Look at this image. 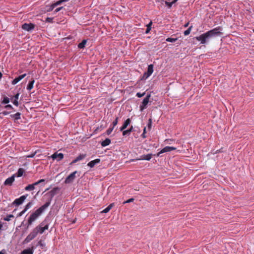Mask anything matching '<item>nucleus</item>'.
I'll use <instances>...</instances> for the list:
<instances>
[{"mask_svg": "<svg viewBox=\"0 0 254 254\" xmlns=\"http://www.w3.org/2000/svg\"><path fill=\"white\" fill-rule=\"evenodd\" d=\"M39 181V183L40 184L42 183H44L45 182V180L44 179H41L40 180L38 181Z\"/></svg>", "mask_w": 254, "mask_h": 254, "instance_id": "nucleus-53", "label": "nucleus"}, {"mask_svg": "<svg viewBox=\"0 0 254 254\" xmlns=\"http://www.w3.org/2000/svg\"><path fill=\"white\" fill-rule=\"evenodd\" d=\"M86 154H81L76 158V160H77V161L78 162V161L84 159L86 157Z\"/></svg>", "mask_w": 254, "mask_h": 254, "instance_id": "nucleus-30", "label": "nucleus"}, {"mask_svg": "<svg viewBox=\"0 0 254 254\" xmlns=\"http://www.w3.org/2000/svg\"><path fill=\"white\" fill-rule=\"evenodd\" d=\"M87 41V40H85V39H84L83 40H82V41L81 43H80L78 44V46H77L78 48L79 49H83L85 46Z\"/></svg>", "mask_w": 254, "mask_h": 254, "instance_id": "nucleus-24", "label": "nucleus"}, {"mask_svg": "<svg viewBox=\"0 0 254 254\" xmlns=\"http://www.w3.org/2000/svg\"><path fill=\"white\" fill-rule=\"evenodd\" d=\"M150 96V94H148L145 97V98L143 100V101L139 106L140 110L141 111H142L143 110H144L147 107V104L149 103Z\"/></svg>", "mask_w": 254, "mask_h": 254, "instance_id": "nucleus-5", "label": "nucleus"}, {"mask_svg": "<svg viewBox=\"0 0 254 254\" xmlns=\"http://www.w3.org/2000/svg\"><path fill=\"white\" fill-rule=\"evenodd\" d=\"M34 248L32 247L31 248H28L23 250L20 254H33Z\"/></svg>", "mask_w": 254, "mask_h": 254, "instance_id": "nucleus-15", "label": "nucleus"}, {"mask_svg": "<svg viewBox=\"0 0 254 254\" xmlns=\"http://www.w3.org/2000/svg\"><path fill=\"white\" fill-rule=\"evenodd\" d=\"M151 24L152 22L151 21L149 24L147 25V28L146 29L145 33L147 34L150 32L151 29Z\"/></svg>", "mask_w": 254, "mask_h": 254, "instance_id": "nucleus-32", "label": "nucleus"}, {"mask_svg": "<svg viewBox=\"0 0 254 254\" xmlns=\"http://www.w3.org/2000/svg\"><path fill=\"white\" fill-rule=\"evenodd\" d=\"M0 254H4V253L2 252V251H0Z\"/></svg>", "mask_w": 254, "mask_h": 254, "instance_id": "nucleus-60", "label": "nucleus"}, {"mask_svg": "<svg viewBox=\"0 0 254 254\" xmlns=\"http://www.w3.org/2000/svg\"><path fill=\"white\" fill-rule=\"evenodd\" d=\"M2 76V73L0 72V78H1Z\"/></svg>", "mask_w": 254, "mask_h": 254, "instance_id": "nucleus-61", "label": "nucleus"}, {"mask_svg": "<svg viewBox=\"0 0 254 254\" xmlns=\"http://www.w3.org/2000/svg\"><path fill=\"white\" fill-rule=\"evenodd\" d=\"M23 173H24V170L22 168H19L16 174L15 175V176L16 175V176L17 177H20L23 175Z\"/></svg>", "mask_w": 254, "mask_h": 254, "instance_id": "nucleus-28", "label": "nucleus"}, {"mask_svg": "<svg viewBox=\"0 0 254 254\" xmlns=\"http://www.w3.org/2000/svg\"><path fill=\"white\" fill-rule=\"evenodd\" d=\"M189 22H188V23H187L186 24H185L184 27H188L189 26Z\"/></svg>", "mask_w": 254, "mask_h": 254, "instance_id": "nucleus-56", "label": "nucleus"}, {"mask_svg": "<svg viewBox=\"0 0 254 254\" xmlns=\"http://www.w3.org/2000/svg\"><path fill=\"white\" fill-rule=\"evenodd\" d=\"M133 127L131 126L129 129L127 130H123V135L124 136H125L126 135H129L130 133L133 131Z\"/></svg>", "mask_w": 254, "mask_h": 254, "instance_id": "nucleus-21", "label": "nucleus"}, {"mask_svg": "<svg viewBox=\"0 0 254 254\" xmlns=\"http://www.w3.org/2000/svg\"><path fill=\"white\" fill-rule=\"evenodd\" d=\"M2 114L4 115V116H6V115H7L9 114V112H7V111H4L3 112H2Z\"/></svg>", "mask_w": 254, "mask_h": 254, "instance_id": "nucleus-50", "label": "nucleus"}, {"mask_svg": "<svg viewBox=\"0 0 254 254\" xmlns=\"http://www.w3.org/2000/svg\"><path fill=\"white\" fill-rule=\"evenodd\" d=\"M15 175L14 174L10 177L8 178L5 180L4 182V185L5 186H11L14 181Z\"/></svg>", "mask_w": 254, "mask_h": 254, "instance_id": "nucleus-13", "label": "nucleus"}, {"mask_svg": "<svg viewBox=\"0 0 254 254\" xmlns=\"http://www.w3.org/2000/svg\"><path fill=\"white\" fill-rule=\"evenodd\" d=\"M46 7H47V11L48 12H50V11H52L54 9V8L56 6H55V4L54 3L51 5H47Z\"/></svg>", "mask_w": 254, "mask_h": 254, "instance_id": "nucleus-29", "label": "nucleus"}, {"mask_svg": "<svg viewBox=\"0 0 254 254\" xmlns=\"http://www.w3.org/2000/svg\"><path fill=\"white\" fill-rule=\"evenodd\" d=\"M64 8V7L63 6H61L60 7H58L57 8H56L55 10H54V13H56L59 11H60V10H61L62 9H63Z\"/></svg>", "mask_w": 254, "mask_h": 254, "instance_id": "nucleus-44", "label": "nucleus"}, {"mask_svg": "<svg viewBox=\"0 0 254 254\" xmlns=\"http://www.w3.org/2000/svg\"><path fill=\"white\" fill-rule=\"evenodd\" d=\"M19 93H17L16 95H15V96H14V99H13V100L12 101V103L13 104L16 106H18V98H19Z\"/></svg>", "mask_w": 254, "mask_h": 254, "instance_id": "nucleus-19", "label": "nucleus"}, {"mask_svg": "<svg viewBox=\"0 0 254 254\" xmlns=\"http://www.w3.org/2000/svg\"><path fill=\"white\" fill-rule=\"evenodd\" d=\"M26 75V73L23 74L22 75H20L18 76V77L15 78L12 81L11 84L12 85H15L19 81H20L21 80H22L23 78H24Z\"/></svg>", "mask_w": 254, "mask_h": 254, "instance_id": "nucleus-14", "label": "nucleus"}, {"mask_svg": "<svg viewBox=\"0 0 254 254\" xmlns=\"http://www.w3.org/2000/svg\"><path fill=\"white\" fill-rule=\"evenodd\" d=\"M77 173L76 171L72 172L70 175H69L67 177L65 180V183L66 184H70L71 183L73 180L75 178V175Z\"/></svg>", "mask_w": 254, "mask_h": 254, "instance_id": "nucleus-8", "label": "nucleus"}, {"mask_svg": "<svg viewBox=\"0 0 254 254\" xmlns=\"http://www.w3.org/2000/svg\"><path fill=\"white\" fill-rule=\"evenodd\" d=\"M110 143L111 139L109 138H106L101 142V144L102 146L105 147L109 145Z\"/></svg>", "mask_w": 254, "mask_h": 254, "instance_id": "nucleus-23", "label": "nucleus"}, {"mask_svg": "<svg viewBox=\"0 0 254 254\" xmlns=\"http://www.w3.org/2000/svg\"><path fill=\"white\" fill-rule=\"evenodd\" d=\"M130 122L131 121L129 119H127V120H126L124 123L123 126L121 127L120 130L123 131L124 129H125L130 124Z\"/></svg>", "mask_w": 254, "mask_h": 254, "instance_id": "nucleus-17", "label": "nucleus"}, {"mask_svg": "<svg viewBox=\"0 0 254 254\" xmlns=\"http://www.w3.org/2000/svg\"><path fill=\"white\" fill-rule=\"evenodd\" d=\"M26 211H25L24 209H23L22 211H21L20 212H19L18 214H17V217H21V216H22Z\"/></svg>", "mask_w": 254, "mask_h": 254, "instance_id": "nucleus-43", "label": "nucleus"}, {"mask_svg": "<svg viewBox=\"0 0 254 254\" xmlns=\"http://www.w3.org/2000/svg\"><path fill=\"white\" fill-rule=\"evenodd\" d=\"M2 227V225L1 223H0V230L1 229Z\"/></svg>", "mask_w": 254, "mask_h": 254, "instance_id": "nucleus-59", "label": "nucleus"}, {"mask_svg": "<svg viewBox=\"0 0 254 254\" xmlns=\"http://www.w3.org/2000/svg\"><path fill=\"white\" fill-rule=\"evenodd\" d=\"M4 108L6 109H13V107L10 104H7V105H5Z\"/></svg>", "mask_w": 254, "mask_h": 254, "instance_id": "nucleus-45", "label": "nucleus"}, {"mask_svg": "<svg viewBox=\"0 0 254 254\" xmlns=\"http://www.w3.org/2000/svg\"><path fill=\"white\" fill-rule=\"evenodd\" d=\"M51 157L53 160H56L57 161H60L64 158V154L62 153H58V151L55 152L51 156Z\"/></svg>", "mask_w": 254, "mask_h": 254, "instance_id": "nucleus-9", "label": "nucleus"}, {"mask_svg": "<svg viewBox=\"0 0 254 254\" xmlns=\"http://www.w3.org/2000/svg\"><path fill=\"white\" fill-rule=\"evenodd\" d=\"M192 27V26H191L187 30H186V31H184V35L185 36H187V35L190 34V31H191Z\"/></svg>", "mask_w": 254, "mask_h": 254, "instance_id": "nucleus-35", "label": "nucleus"}, {"mask_svg": "<svg viewBox=\"0 0 254 254\" xmlns=\"http://www.w3.org/2000/svg\"><path fill=\"white\" fill-rule=\"evenodd\" d=\"M253 31H254V29H253Z\"/></svg>", "mask_w": 254, "mask_h": 254, "instance_id": "nucleus-63", "label": "nucleus"}, {"mask_svg": "<svg viewBox=\"0 0 254 254\" xmlns=\"http://www.w3.org/2000/svg\"><path fill=\"white\" fill-rule=\"evenodd\" d=\"M63 1V2H66L69 1V0H62Z\"/></svg>", "mask_w": 254, "mask_h": 254, "instance_id": "nucleus-58", "label": "nucleus"}, {"mask_svg": "<svg viewBox=\"0 0 254 254\" xmlns=\"http://www.w3.org/2000/svg\"><path fill=\"white\" fill-rule=\"evenodd\" d=\"M28 194H25L21 196L20 197L15 199L12 202V204L15 206H19L23 203L24 200L26 199Z\"/></svg>", "mask_w": 254, "mask_h": 254, "instance_id": "nucleus-6", "label": "nucleus"}, {"mask_svg": "<svg viewBox=\"0 0 254 254\" xmlns=\"http://www.w3.org/2000/svg\"><path fill=\"white\" fill-rule=\"evenodd\" d=\"M33 185V186H34V187L35 188V186L40 184V183H39V181H37L36 182H35L34 183L32 184Z\"/></svg>", "mask_w": 254, "mask_h": 254, "instance_id": "nucleus-54", "label": "nucleus"}, {"mask_svg": "<svg viewBox=\"0 0 254 254\" xmlns=\"http://www.w3.org/2000/svg\"><path fill=\"white\" fill-rule=\"evenodd\" d=\"M36 153V152H34L33 153H31V154L28 155H27L26 157L27 158H33V157H34L35 156Z\"/></svg>", "mask_w": 254, "mask_h": 254, "instance_id": "nucleus-46", "label": "nucleus"}, {"mask_svg": "<svg viewBox=\"0 0 254 254\" xmlns=\"http://www.w3.org/2000/svg\"><path fill=\"white\" fill-rule=\"evenodd\" d=\"M40 215L41 214L37 210H35L33 212L28 218L27 228H28L30 225H31Z\"/></svg>", "mask_w": 254, "mask_h": 254, "instance_id": "nucleus-2", "label": "nucleus"}, {"mask_svg": "<svg viewBox=\"0 0 254 254\" xmlns=\"http://www.w3.org/2000/svg\"><path fill=\"white\" fill-rule=\"evenodd\" d=\"M175 2H174V0L171 2L166 1L165 3L167 6H168L169 8H170L172 7L173 3H174Z\"/></svg>", "mask_w": 254, "mask_h": 254, "instance_id": "nucleus-39", "label": "nucleus"}, {"mask_svg": "<svg viewBox=\"0 0 254 254\" xmlns=\"http://www.w3.org/2000/svg\"><path fill=\"white\" fill-rule=\"evenodd\" d=\"M178 40V38H173L169 37L166 39V41L168 42H175Z\"/></svg>", "mask_w": 254, "mask_h": 254, "instance_id": "nucleus-36", "label": "nucleus"}, {"mask_svg": "<svg viewBox=\"0 0 254 254\" xmlns=\"http://www.w3.org/2000/svg\"><path fill=\"white\" fill-rule=\"evenodd\" d=\"M35 187L34 186H33V185L32 184H30V185H28V186H27L25 188V190L26 191H31V190H33L35 189Z\"/></svg>", "mask_w": 254, "mask_h": 254, "instance_id": "nucleus-27", "label": "nucleus"}, {"mask_svg": "<svg viewBox=\"0 0 254 254\" xmlns=\"http://www.w3.org/2000/svg\"><path fill=\"white\" fill-rule=\"evenodd\" d=\"M35 27V25L31 23H24L22 25V29L27 31H31L33 29H34Z\"/></svg>", "mask_w": 254, "mask_h": 254, "instance_id": "nucleus-10", "label": "nucleus"}, {"mask_svg": "<svg viewBox=\"0 0 254 254\" xmlns=\"http://www.w3.org/2000/svg\"><path fill=\"white\" fill-rule=\"evenodd\" d=\"M21 113L17 112L15 113V114L11 115L10 117L12 118H13L14 120V121L18 120L21 119Z\"/></svg>", "mask_w": 254, "mask_h": 254, "instance_id": "nucleus-20", "label": "nucleus"}, {"mask_svg": "<svg viewBox=\"0 0 254 254\" xmlns=\"http://www.w3.org/2000/svg\"><path fill=\"white\" fill-rule=\"evenodd\" d=\"M59 190V188L58 187L53 188L49 192H47L45 195L48 197V200H50L51 202L53 197L55 195L58 190Z\"/></svg>", "mask_w": 254, "mask_h": 254, "instance_id": "nucleus-7", "label": "nucleus"}, {"mask_svg": "<svg viewBox=\"0 0 254 254\" xmlns=\"http://www.w3.org/2000/svg\"><path fill=\"white\" fill-rule=\"evenodd\" d=\"M176 149V148L172 146H166L164 148H163L160 152H159L157 156H159L162 153L167 152H170L173 150H175Z\"/></svg>", "mask_w": 254, "mask_h": 254, "instance_id": "nucleus-11", "label": "nucleus"}, {"mask_svg": "<svg viewBox=\"0 0 254 254\" xmlns=\"http://www.w3.org/2000/svg\"><path fill=\"white\" fill-rule=\"evenodd\" d=\"M9 101H10L9 99L7 97L5 96L3 97V99L1 102V103L3 104H5L8 103L9 102Z\"/></svg>", "mask_w": 254, "mask_h": 254, "instance_id": "nucleus-33", "label": "nucleus"}, {"mask_svg": "<svg viewBox=\"0 0 254 254\" xmlns=\"http://www.w3.org/2000/svg\"><path fill=\"white\" fill-rule=\"evenodd\" d=\"M38 245L40 246L42 248L44 246V244L42 243V241H39L38 242Z\"/></svg>", "mask_w": 254, "mask_h": 254, "instance_id": "nucleus-51", "label": "nucleus"}, {"mask_svg": "<svg viewBox=\"0 0 254 254\" xmlns=\"http://www.w3.org/2000/svg\"><path fill=\"white\" fill-rule=\"evenodd\" d=\"M149 123L148 124V127H150L151 126V119L149 120Z\"/></svg>", "mask_w": 254, "mask_h": 254, "instance_id": "nucleus-55", "label": "nucleus"}, {"mask_svg": "<svg viewBox=\"0 0 254 254\" xmlns=\"http://www.w3.org/2000/svg\"><path fill=\"white\" fill-rule=\"evenodd\" d=\"M77 160H76V158H75L74 160H73L71 163H70V165H72L73 164H74L76 162H77Z\"/></svg>", "mask_w": 254, "mask_h": 254, "instance_id": "nucleus-52", "label": "nucleus"}, {"mask_svg": "<svg viewBox=\"0 0 254 254\" xmlns=\"http://www.w3.org/2000/svg\"><path fill=\"white\" fill-rule=\"evenodd\" d=\"M48 228L49 225L46 222L43 221L35 228L37 229L38 233L42 234L46 230H48Z\"/></svg>", "mask_w": 254, "mask_h": 254, "instance_id": "nucleus-4", "label": "nucleus"}, {"mask_svg": "<svg viewBox=\"0 0 254 254\" xmlns=\"http://www.w3.org/2000/svg\"><path fill=\"white\" fill-rule=\"evenodd\" d=\"M63 3V1L62 0H60L55 2L54 4L55 6H57L58 5H61Z\"/></svg>", "mask_w": 254, "mask_h": 254, "instance_id": "nucleus-42", "label": "nucleus"}, {"mask_svg": "<svg viewBox=\"0 0 254 254\" xmlns=\"http://www.w3.org/2000/svg\"><path fill=\"white\" fill-rule=\"evenodd\" d=\"M145 94V92H143L142 93H141L140 92H138L136 93V96L138 98H141L143 97Z\"/></svg>", "mask_w": 254, "mask_h": 254, "instance_id": "nucleus-41", "label": "nucleus"}, {"mask_svg": "<svg viewBox=\"0 0 254 254\" xmlns=\"http://www.w3.org/2000/svg\"><path fill=\"white\" fill-rule=\"evenodd\" d=\"M178 0H174V2H176Z\"/></svg>", "mask_w": 254, "mask_h": 254, "instance_id": "nucleus-62", "label": "nucleus"}, {"mask_svg": "<svg viewBox=\"0 0 254 254\" xmlns=\"http://www.w3.org/2000/svg\"><path fill=\"white\" fill-rule=\"evenodd\" d=\"M38 232L37 228H34L30 233L26 237L24 241V243H28L34 239L38 235Z\"/></svg>", "mask_w": 254, "mask_h": 254, "instance_id": "nucleus-3", "label": "nucleus"}, {"mask_svg": "<svg viewBox=\"0 0 254 254\" xmlns=\"http://www.w3.org/2000/svg\"><path fill=\"white\" fill-rule=\"evenodd\" d=\"M114 128V127H109V128L107 129V132H107V134L108 135L110 134H111V133L112 132V131H113V130Z\"/></svg>", "mask_w": 254, "mask_h": 254, "instance_id": "nucleus-40", "label": "nucleus"}, {"mask_svg": "<svg viewBox=\"0 0 254 254\" xmlns=\"http://www.w3.org/2000/svg\"><path fill=\"white\" fill-rule=\"evenodd\" d=\"M14 216L12 214H9L7 215L6 217H4L3 220L6 221H9L10 220L11 218H13Z\"/></svg>", "mask_w": 254, "mask_h": 254, "instance_id": "nucleus-34", "label": "nucleus"}, {"mask_svg": "<svg viewBox=\"0 0 254 254\" xmlns=\"http://www.w3.org/2000/svg\"><path fill=\"white\" fill-rule=\"evenodd\" d=\"M63 1V2H66L69 1V0H62Z\"/></svg>", "mask_w": 254, "mask_h": 254, "instance_id": "nucleus-57", "label": "nucleus"}, {"mask_svg": "<svg viewBox=\"0 0 254 254\" xmlns=\"http://www.w3.org/2000/svg\"><path fill=\"white\" fill-rule=\"evenodd\" d=\"M46 22H52L53 21V18L47 17L46 20Z\"/></svg>", "mask_w": 254, "mask_h": 254, "instance_id": "nucleus-47", "label": "nucleus"}, {"mask_svg": "<svg viewBox=\"0 0 254 254\" xmlns=\"http://www.w3.org/2000/svg\"><path fill=\"white\" fill-rule=\"evenodd\" d=\"M145 132H146V127H145L144 129H143V133L141 135L143 138H145L146 137V136L145 135Z\"/></svg>", "mask_w": 254, "mask_h": 254, "instance_id": "nucleus-48", "label": "nucleus"}, {"mask_svg": "<svg viewBox=\"0 0 254 254\" xmlns=\"http://www.w3.org/2000/svg\"><path fill=\"white\" fill-rule=\"evenodd\" d=\"M150 76L148 75L146 72H144L142 75V76L141 77V80H144L147 79Z\"/></svg>", "mask_w": 254, "mask_h": 254, "instance_id": "nucleus-37", "label": "nucleus"}, {"mask_svg": "<svg viewBox=\"0 0 254 254\" xmlns=\"http://www.w3.org/2000/svg\"><path fill=\"white\" fill-rule=\"evenodd\" d=\"M100 162V159H96L94 160H92L90 162H89L88 164H87V166H89V167L90 168H93L95 166V165L97 164H98Z\"/></svg>", "mask_w": 254, "mask_h": 254, "instance_id": "nucleus-16", "label": "nucleus"}, {"mask_svg": "<svg viewBox=\"0 0 254 254\" xmlns=\"http://www.w3.org/2000/svg\"><path fill=\"white\" fill-rule=\"evenodd\" d=\"M51 202L50 200H47V202L44 205L39 207L36 210L41 215L44 210L50 205Z\"/></svg>", "mask_w": 254, "mask_h": 254, "instance_id": "nucleus-12", "label": "nucleus"}, {"mask_svg": "<svg viewBox=\"0 0 254 254\" xmlns=\"http://www.w3.org/2000/svg\"><path fill=\"white\" fill-rule=\"evenodd\" d=\"M153 72V64H150L148 66L147 68V71L146 73L150 76Z\"/></svg>", "mask_w": 254, "mask_h": 254, "instance_id": "nucleus-22", "label": "nucleus"}, {"mask_svg": "<svg viewBox=\"0 0 254 254\" xmlns=\"http://www.w3.org/2000/svg\"><path fill=\"white\" fill-rule=\"evenodd\" d=\"M134 200V199L131 198H130L128 200H127L126 201H125L124 203H130L132 201H133Z\"/></svg>", "mask_w": 254, "mask_h": 254, "instance_id": "nucleus-49", "label": "nucleus"}, {"mask_svg": "<svg viewBox=\"0 0 254 254\" xmlns=\"http://www.w3.org/2000/svg\"><path fill=\"white\" fill-rule=\"evenodd\" d=\"M114 205V203L110 204L108 206H107L106 208H105L103 210L101 211V213H106L108 212L111 208L113 207Z\"/></svg>", "mask_w": 254, "mask_h": 254, "instance_id": "nucleus-25", "label": "nucleus"}, {"mask_svg": "<svg viewBox=\"0 0 254 254\" xmlns=\"http://www.w3.org/2000/svg\"><path fill=\"white\" fill-rule=\"evenodd\" d=\"M118 119H119V118L118 117H116L115 120L113 121V122L112 123V125H113V127H114L117 125V124L118 123Z\"/></svg>", "mask_w": 254, "mask_h": 254, "instance_id": "nucleus-38", "label": "nucleus"}, {"mask_svg": "<svg viewBox=\"0 0 254 254\" xmlns=\"http://www.w3.org/2000/svg\"><path fill=\"white\" fill-rule=\"evenodd\" d=\"M152 154H148L147 155H143L141 156V158L138 159V160H144L147 161H149L152 157Z\"/></svg>", "mask_w": 254, "mask_h": 254, "instance_id": "nucleus-18", "label": "nucleus"}, {"mask_svg": "<svg viewBox=\"0 0 254 254\" xmlns=\"http://www.w3.org/2000/svg\"><path fill=\"white\" fill-rule=\"evenodd\" d=\"M33 205V203L32 202H28L25 206L24 208L25 211H27L29 208H30Z\"/></svg>", "mask_w": 254, "mask_h": 254, "instance_id": "nucleus-31", "label": "nucleus"}, {"mask_svg": "<svg viewBox=\"0 0 254 254\" xmlns=\"http://www.w3.org/2000/svg\"><path fill=\"white\" fill-rule=\"evenodd\" d=\"M221 30L220 27H216L196 37L195 39L199 41L200 44H205L208 42L211 38L220 35L221 34Z\"/></svg>", "mask_w": 254, "mask_h": 254, "instance_id": "nucleus-1", "label": "nucleus"}, {"mask_svg": "<svg viewBox=\"0 0 254 254\" xmlns=\"http://www.w3.org/2000/svg\"><path fill=\"white\" fill-rule=\"evenodd\" d=\"M34 82H35V80L34 79H33L32 81H30L28 83V84L27 86V89L28 90L30 91L33 88Z\"/></svg>", "mask_w": 254, "mask_h": 254, "instance_id": "nucleus-26", "label": "nucleus"}]
</instances>
